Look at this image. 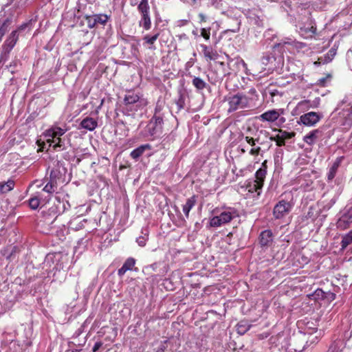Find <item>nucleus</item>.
<instances>
[{
	"label": "nucleus",
	"instance_id": "f257e3e1",
	"mask_svg": "<svg viewBox=\"0 0 352 352\" xmlns=\"http://www.w3.org/2000/svg\"><path fill=\"white\" fill-rule=\"evenodd\" d=\"M215 216L210 219V226L213 228L221 227L230 223L232 219L239 216L238 210L232 207H226L220 210H214Z\"/></svg>",
	"mask_w": 352,
	"mask_h": 352
},
{
	"label": "nucleus",
	"instance_id": "f03ea898",
	"mask_svg": "<svg viewBox=\"0 0 352 352\" xmlns=\"http://www.w3.org/2000/svg\"><path fill=\"white\" fill-rule=\"evenodd\" d=\"M148 100L142 94L133 91H126L124 98L126 109L130 111H142L148 105Z\"/></svg>",
	"mask_w": 352,
	"mask_h": 352
},
{
	"label": "nucleus",
	"instance_id": "7ed1b4c3",
	"mask_svg": "<svg viewBox=\"0 0 352 352\" xmlns=\"http://www.w3.org/2000/svg\"><path fill=\"white\" fill-rule=\"evenodd\" d=\"M164 119L162 117L153 116L147 125L140 132V135L148 140L160 137L163 131Z\"/></svg>",
	"mask_w": 352,
	"mask_h": 352
},
{
	"label": "nucleus",
	"instance_id": "20e7f679",
	"mask_svg": "<svg viewBox=\"0 0 352 352\" xmlns=\"http://www.w3.org/2000/svg\"><path fill=\"white\" fill-rule=\"evenodd\" d=\"M226 101L228 102L229 105L228 111L231 113L238 109L249 107L251 100L246 95L237 93L228 96L226 98Z\"/></svg>",
	"mask_w": 352,
	"mask_h": 352
},
{
	"label": "nucleus",
	"instance_id": "39448f33",
	"mask_svg": "<svg viewBox=\"0 0 352 352\" xmlns=\"http://www.w3.org/2000/svg\"><path fill=\"white\" fill-rule=\"evenodd\" d=\"M284 113L283 109H270L261 114L258 119L261 122H276L277 126H280L286 121V119L282 116Z\"/></svg>",
	"mask_w": 352,
	"mask_h": 352
},
{
	"label": "nucleus",
	"instance_id": "423d86ee",
	"mask_svg": "<svg viewBox=\"0 0 352 352\" xmlns=\"http://www.w3.org/2000/svg\"><path fill=\"white\" fill-rule=\"evenodd\" d=\"M294 203L291 201L281 199L274 206L273 216L276 219H280L286 217L292 210Z\"/></svg>",
	"mask_w": 352,
	"mask_h": 352
},
{
	"label": "nucleus",
	"instance_id": "0eeeda50",
	"mask_svg": "<svg viewBox=\"0 0 352 352\" xmlns=\"http://www.w3.org/2000/svg\"><path fill=\"white\" fill-rule=\"evenodd\" d=\"M18 38L19 35L17 34V31H12L2 46V50L0 54V62L7 60L10 51L16 45Z\"/></svg>",
	"mask_w": 352,
	"mask_h": 352
},
{
	"label": "nucleus",
	"instance_id": "6e6552de",
	"mask_svg": "<svg viewBox=\"0 0 352 352\" xmlns=\"http://www.w3.org/2000/svg\"><path fill=\"white\" fill-rule=\"evenodd\" d=\"M323 118V114L321 112L309 111L304 113L299 118L300 124L307 126H314Z\"/></svg>",
	"mask_w": 352,
	"mask_h": 352
},
{
	"label": "nucleus",
	"instance_id": "1a4fd4ad",
	"mask_svg": "<svg viewBox=\"0 0 352 352\" xmlns=\"http://www.w3.org/2000/svg\"><path fill=\"white\" fill-rule=\"evenodd\" d=\"M68 131V128L66 124H63L62 126H59L57 124L52 125L49 129L45 132V136L48 139H56L60 138Z\"/></svg>",
	"mask_w": 352,
	"mask_h": 352
},
{
	"label": "nucleus",
	"instance_id": "9d476101",
	"mask_svg": "<svg viewBox=\"0 0 352 352\" xmlns=\"http://www.w3.org/2000/svg\"><path fill=\"white\" fill-rule=\"evenodd\" d=\"M273 239V234L271 230H263L259 236V243L261 247L268 248L272 244Z\"/></svg>",
	"mask_w": 352,
	"mask_h": 352
},
{
	"label": "nucleus",
	"instance_id": "9b49d317",
	"mask_svg": "<svg viewBox=\"0 0 352 352\" xmlns=\"http://www.w3.org/2000/svg\"><path fill=\"white\" fill-rule=\"evenodd\" d=\"M337 53V49L335 47H332L327 54L320 56L318 60L314 63L315 65H324L330 63Z\"/></svg>",
	"mask_w": 352,
	"mask_h": 352
},
{
	"label": "nucleus",
	"instance_id": "f8f14e48",
	"mask_svg": "<svg viewBox=\"0 0 352 352\" xmlns=\"http://www.w3.org/2000/svg\"><path fill=\"white\" fill-rule=\"evenodd\" d=\"M261 135H263L265 137H267L268 135H269V133L267 131L261 130V131H258V133L257 134L255 135V136H256L255 138H253V137H251V136H248V135L244 136L243 135L242 136L243 137V138L245 139L246 142L250 146H255V144H256V143H258V144H263V141H262L261 139Z\"/></svg>",
	"mask_w": 352,
	"mask_h": 352
},
{
	"label": "nucleus",
	"instance_id": "ddd939ff",
	"mask_svg": "<svg viewBox=\"0 0 352 352\" xmlns=\"http://www.w3.org/2000/svg\"><path fill=\"white\" fill-rule=\"evenodd\" d=\"M322 135L320 129H314L304 136L303 140L309 145H313L316 140Z\"/></svg>",
	"mask_w": 352,
	"mask_h": 352
},
{
	"label": "nucleus",
	"instance_id": "4468645a",
	"mask_svg": "<svg viewBox=\"0 0 352 352\" xmlns=\"http://www.w3.org/2000/svg\"><path fill=\"white\" fill-rule=\"evenodd\" d=\"M352 223V213H346L342 215L337 222V226L341 230L348 228Z\"/></svg>",
	"mask_w": 352,
	"mask_h": 352
},
{
	"label": "nucleus",
	"instance_id": "2eb2a0df",
	"mask_svg": "<svg viewBox=\"0 0 352 352\" xmlns=\"http://www.w3.org/2000/svg\"><path fill=\"white\" fill-rule=\"evenodd\" d=\"M341 116L343 118L342 125L345 128L352 126V106L350 108L344 109L341 112Z\"/></svg>",
	"mask_w": 352,
	"mask_h": 352
},
{
	"label": "nucleus",
	"instance_id": "dca6fc26",
	"mask_svg": "<svg viewBox=\"0 0 352 352\" xmlns=\"http://www.w3.org/2000/svg\"><path fill=\"white\" fill-rule=\"evenodd\" d=\"M200 47L202 50L204 56L207 60H214L217 58L218 54L216 51H214L211 47L204 44L200 45Z\"/></svg>",
	"mask_w": 352,
	"mask_h": 352
},
{
	"label": "nucleus",
	"instance_id": "f3484780",
	"mask_svg": "<svg viewBox=\"0 0 352 352\" xmlns=\"http://www.w3.org/2000/svg\"><path fill=\"white\" fill-rule=\"evenodd\" d=\"M316 31V28L311 23L306 27L305 25L298 27L299 34L304 38L311 37Z\"/></svg>",
	"mask_w": 352,
	"mask_h": 352
},
{
	"label": "nucleus",
	"instance_id": "a211bd4d",
	"mask_svg": "<svg viewBox=\"0 0 352 352\" xmlns=\"http://www.w3.org/2000/svg\"><path fill=\"white\" fill-rule=\"evenodd\" d=\"M319 105V100H314L313 102H311L310 100H302L298 103L296 108L297 109L304 111H307L310 108H315L317 107Z\"/></svg>",
	"mask_w": 352,
	"mask_h": 352
},
{
	"label": "nucleus",
	"instance_id": "6ab92c4d",
	"mask_svg": "<svg viewBox=\"0 0 352 352\" xmlns=\"http://www.w3.org/2000/svg\"><path fill=\"white\" fill-rule=\"evenodd\" d=\"M267 173V161L265 160L262 164L261 167L258 169L255 173V179L254 180H257L258 182L263 185L264 179L265 178V175Z\"/></svg>",
	"mask_w": 352,
	"mask_h": 352
},
{
	"label": "nucleus",
	"instance_id": "aec40b11",
	"mask_svg": "<svg viewBox=\"0 0 352 352\" xmlns=\"http://www.w3.org/2000/svg\"><path fill=\"white\" fill-rule=\"evenodd\" d=\"M98 126L97 121L89 117L84 118L80 122V126L90 131H94Z\"/></svg>",
	"mask_w": 352,
	"mask_h": 352
},
{
	"label": "nucleus",
	"instance_id": "412c9836",
	"mask_svg": "<svg viewBox=\"0 0 352 352\" xmlns=\"http://www.w3.org/2000/svg\"><path fill=\"white\" fill-rule=\"evenodd\" d=\"M135 264V260L133 258H128L122 266L118 270V274L122 276L128 270H131Z\"/></svg>",
	"mask_w": 352,
	"mask_h": 352
},
{
	"label": "nucleus",
	"instance_id": "4be33fe9",
	"mask_svg": "<svg viewBox=\"0 0 352 352\" xmlns=\"http://www.w3.org/2000/svg\"><path fill=\"white\" fill-rule=\"evenodd\" d=\"M151 148V146L149 144H142L133 150L130 153V156L134 160H138L143 155L146 150H150Z\"/></svg>",
	"mask_w": 352,
	"mask_h": 352
},
{
	"label": "nucleus",
	"instance_id": "5701e85b",
	"mask_svg": "<svg viewBox=\"0 0 352 352\" xmlns=\"http://www.w3.org/2000/svg\"><path fill=\"white\" fill-rule=\"evenodd\" d=\"M246 189L249 192L254 193V192H258L259 195V190H261L263 185L258 182L257 180H250L246 184Z\"/></svg>",
	"mask_w": 352,
	"mask_h": 352
},
{
	"label": "nucleus",
	"instance_id": "b1692460",
	"mask_svg": "<svg viewBox=\"0 0 352 352\" xmlns=\"http://www.w3.org/2000/svg\"><path fill=\"white\" fill-rule=\"evenodd\" d=\"M15 182L14 179H9L7 182H0V194H6L14 189Z\"/></svg>",
	"mask_w": 352,
	"mask_h": 352
},
{
	"label": "nucleus",
	"instance_id": "393cba45",
	"mask_svg": "<svg viewBox=\"0 0 352 352\" xmlns=\"http://www.w3.org/2000/svg\"><path fill=\"white\" fill-rule=\"evenodd\" d=\"M47 142L52 145V144H54L53 147L54 149L56 151H63L65 149V142L64 139H62L61 138H58L56 139H47Z\"/></svg>",
	"mask_w": 352,
	"mask_h": 352
},
{
	"label": "nucleus",
	"instance_id": "a878e982",
	"mask_svg": "<svg viewBox=\"0 0 352 352\" xmlns=\"http://www.w3.org/2000/svg\"><path fill=\"white\" fill-rule=\"evenodd\" d=\"M191 77L192 78V84L198 91H202L207 87L208 84L201 78L195 76H191Z\"/></svg>",
	"mask_w": 352,
	"mask_h": 352
},
{
	"label": "nucleus",
	"instance_id": "bb28decb",
	"mask_svg": "<svg viewBox=\"0 0 352 352\" xmlns=\"http://www.w3.org/2000/svg\"><path fill=\"white\" fill-rule=\"evenodd\" d=\"M196 200L195 197H191L186 200V204L183 206V212L186 218L189 217L190 210L195 206Z\"/></svg>",
	"mask_w": 352,
	"mask_h": 352
},
{
	"label": "nucleus",
	"instance_id": "cd10ccee",
	"mask_svg": "<svg viewBox=\"0 0 352 352\" xmlns=\"http://www.w3.org/2000/svg\"><path fill=\"white\" fill-rule=\"evenodd\" d=\"M139 24L140 26H142L146 30L151 29V21L149 13L141 14V19L139 22Z\"/></svg>",
	"mask_w": 352,
	"mask_h": 352
},
{
	"label": "nucleus",
	"instance_id": "c85d7f7f",
	"mask_svg": "<svg viewBox=\"0 0 352 352\" xmlns=\"http://www.w3.org/2000/svg\"><path fill=\"white\" fill-rule=\"evenodd\" d=\"M252 325L250 324L247 321H240L236 326V332L239 335H244L248 331L250 330Z\"/></svg>",
	"mask_w": 352,
	"mask_h": 352
},
{
	"label": "nucleus",
	"instance_id": "c756f323",
	"mask_svg": "<svg viewBox=\"0 0 352 352\" xmlns=\"http://www.w3.org/2000/svg\"><path fill=\"white\" fill-rule=\"evenodd\" d=\"M159 36H160V34H159V32H157L153 36L147 34L144 36L143 40L144 41V42L150 45V46L148 47V49H150V50L155 49V47L153 45V44L156 41V40L158 38Z\"/></svg>",
	"mask_w": 352,
	"mask_h": 352
},
{
	"label": "nucleus",
	"instance_id": "7c9ffc66",
	"mask_svg": "<svg viewBox=\"0 0 352 352\" xmlns=\"http://www.w3.org/2000/svg\"><path fill=\"white\" fill-rule=\"evenodd\" d=\"M340 166V162L338 160L333 162L331 166L329 168V171L327 173V179L328 181H331L335 177L336 173L338 171V167Z\"/></svg>",
	"mask_w": 352,
	"mask_h": 352
},
{
	"label": "nucleus",
	"instance_id": "2f4dec72",
	"mask_svg": "<svg viewBox=\"0 0 352 352\" xmlns=\"http://www.w3.org/2000/svg\"><path fill=\"white\" fill-rule=\"evenodd\" d=\"M352 243V230L344 235L341 241L342 250H344L348 245Z\"/></svg>",
	"mask_w": 352,
	"mask_h": 352
},
{
	"label": "nucleus",
	"instance_id": "473e14b6",
	"mask_svg": "<svg viewBox=\"0 0 352 352\" xmlns=\"http://www.w3.org/2000/svg\"><path fill=\"white\" fill-rule=\"evenodd\" d=\"M57 189V182L55 181H51L49 180V182L46 184L45 187L43 188V190L52 194L55 192V190Z\"/></svg>",
	"mask_w": 352,
	"mask_h": 352
},
{
	"label": "nucleus",
	"instance_id": "72a5a7b5",
	"mask_svg": "<svg viewBox=\"0 0 352 352\" xmlns=\"http://www.w3.org/2000/svg\"><path fill=\"white\" fill-rule=\"evenodd\" d=\"M142 233L144 234L136 239V242L140 247H144L148 240V232L146 229L142 230Z\"/></svg>",
	"mask_w": 352,
	"mask_h": 352
},
{
	"label": "nucleus",
	"instance_id": "f704fd0d",
	"mask_svg": "<svg viewBox=\"0 0 352 352\" xmlns=\"http://www.w3.org/2000/svg\"><path fill=\"white\" fill-rule=\"evenodd\" d=\"M13 23L12 18H7L0 27V31L5 34L8 30L11 25Z\"/></svg>",
	"mask_w": 352,
	"mask_h": 352
},
{
	"label": "nucleus",
	"instance_id": "c9c22d12",
	"mask_svg": "<svg viewBox=\"0 0 352 352\" xmlns=\"http://www.w3.org/2000/svg\"><path fill=\"white\" fill-rule=\"evenodd\" d=\"M94 16L95 18L96 24L99 23L102 25H104L109 18V16L104 14H94Z\"/></svg>",
	"mask_w": 352,
	"mask_h": 352
},
{
	"label": "nucleus",
	"instance_id": "e433bc0d",
	"mask_svg": "<svg viewBox=\"0 0 352 352\" xmlns=\"http://www.w3.org/2000/svg\"><path fill=\"white\" fill-rule=\"evenodd\" d=\"M40 205V199L38 196H34L29 199V206L32 210H36Z\"/></svg>",
	"mask_w": 352,
	"mask_h": 352
},
{
	"label": "nucleus",
	"instance_id": "4c0bfd02",
	"mask_svg": "<svg viewBox=\"0 0 352 352\" xmlns=\"http://www.w3.org/2000/svg\"><path fill=\"white\" fill-rule=\"evenodd\" d=\"M218 64L223 68V74L221 76H217L214 78V81L212 82L213 84H214L217 81H220L223 80V78L227 75H229L230 72L229 71H226L224 68L225 63L223 62H218Z\"/></svg>",
	"mask_w": 352,
	"mask_h": 352
},
{
	"label": "nucleus",
	"instance_id": "58836bf2",
	"mask_svg": "<svg viewBox=\"0 0 352 352\" xmlns=\"http://www.w3.org/2000/svg\"><path fill=\"white\" fill-rule=\"evenodd\" d=\"M61 177V173L60 170L54 168L51 170L50 175V180L55 181L57 182V180L59 179Z\"/></svg>",
	"mask_w": 352,
	"mask_h": 352
},
{
	"label": "nucleus",
	"instance_id": "ea45409f",
	"mask_svg": "<svg viewBox=\"0 0 352 352\" xmlns=\"http://www.w3.org/2000/svg\"><path fill=\"white\" fill-rule=\"evenodd\" d=\"M185 96L184 94L180 93L178 99L176 101V105L179 111L183 109L185 107Z\"/></svg>",
	"mask_w": 352,
	"mask_h": 352
},
{
	"label": "nucleus",
	"instance_id": "a19ab883",
	"mask_svg": "<svg viewBox=\"0 0 352 352\" xmlns=\"http://www.w3.org/2000/svg\"><path fill=\"white\" fill-rule=\"evenodd\" d=\"M283 44L294 45L296 47L302 49L305 47V44L301 42H296L292 41L291 38H286L283 41Z\"/></svg>",
	"mask_w": 352,
	"mask_h": 352
},
{
	"label": "nucleus",
	"instance_id": "79ce46f5",
	"mask_svg": "<svg viewBox=\"0 0 352 352\" xmlns=\"http://www.w3.org/2000/svg\"><path fill=\"white\" fill-rule=\"evenodd\" d=\"M210 28H201L200 36H202L206 41H209L210 38Z\"/></svg>",
	"mask_w": 352,
	"mask_h": 352
},
{
	"label": "nucleus",
	"instance_id": "37998d69",
	"mask_svg": "<svg viewBox=\"0 0 352 352\" xmlns=\"http://www.w3.org/2000/svg\"><path fill=\"white\" fill-rule=\"evenodd\" d=\"M30 24V22L23 23L14 31H17V34L19 36L20 34L24 33L26 31V30H30V28H29Z\"/></svg>",
	"mask_w": 352,
	"mask_h": 352
},
{
	"label": "nucleus",
	"instance_id": "c03bdc74",
	"mask_svg": "<svg viewBox=\"0 0 352 352\" xmlns=\"http://www.w3.org/2000/svg\"><path fill=\"white\" fill-rule=\"evenodd\" d=\"M85 19L87 21V24L89 28H94L96 25V22L94 15L92 16H86Z\"/></svg>",
	"mask_w": 352,
	"mask_h": 352
},
{
	"label": "nucleus",
	"instance_id": "a18cd8bd",
	"mask_svg": "<svg viewBox=\"0 0 352 352\" xmlns=\"http://www.w3.org/2000/svg\"><path fill=\"white\" fill-rule=\"evenodd\" d=\"M274 59L275 58H274V56H272L270 54H264L263 56L262 57L261 62H262L263 65H267Z\"/></svg>",
	"mask_w": 352,
	"mask_h": 352
},
{
	"label": "nucleus",
	"instance_id": "49530a36",
	"mask_svg": "<svg viewBox=\"0 0 352 352\" xmlns=\"http://www.w3.org/2000/svg\"><path fill=\"white\" fill-rule=\"evenodd\" d=\"M138 11L141 14L150 13V7L148 4H140L138 6Z\"/></svg>",
	"mask_w": 352,
	"mask_h": 352
},
{
	"label": "nucleus",
	"instance_id": "de8ad7c7",
	"mask_svg": "<svg viewBox=\"0 0 352 352\" xmlns=\"http://www.w3.org/2000/svg\"><path fill=\"white\" fill-rule=\"evenodd\" d=\"M251 146L252 148L249 151V154L252 156H258L261 151V148L259 146H256V144L255 146Z\"/></svg>",
	"mask_w": 352,
	"mask_h": 352
},
{
	"label": "nucleus",
	"instance_id": "09e8293b",
	"mask_svg": "<svg viewBox=\"0 0 352 352\" xmlns=\"http://www.w3.org/2000/svg\"><path fill=\"white\" fill-rule=\"evenodd\" d=\"M270 140H274L278 146L285 145V137H280V135H277L274 138H270Z\"/></svg>",
	"mask_w": 352,
	"mask_h": 352
},
{
	"label": "nucleus",
	"instance_id": "8fccbe9b",
	"mask_svg": "<svg viewBox=\"0 0 352 352\" xmlns=\"http://www.w3.org/2000/svg\"><path fill=\"white\" fill-rule=\"evenodd\" d=\"M208 6H213L215 8H219L222 6V1L221 0H207Z\"/></svg>",
	"mask_w": 352,
	"mask_h": 352
},
{
	"label": "nucleus",
	"instance_id": "3c124183",
	"mask_svg": "<svg viewBox=\"0 0 352 352\" xmlns=\"http://www.w3.org/2000/svg\"><path fill=\"white\" fill-rule=\"evenodd\" d=\"M56 199L58 202V204L56 206V209H57V212L58 214H60V213H62V212H63L65 211V204L63 202L60 201V199L59 197H56Z\"/></svg>",
	"mask_w": 352,
	"mask_h": 352
},
{
	"label": "nucleus",
	"instance_id": "603ef678",
	"mask_svg": "<svg viewBox=\"0 0 352 352\" xmlns=\"http://www.w3.org/2000/svg\"><path fill=\"white\" fill-rule=\"evenodd\" d=\"M162 107L160 104H157L155 106V108L153 116L162 117V118L164 119V115L162 112Z\"/></svg>",
	"mask_w": 352,
	"mask_h": 352
},
{
	"label": "nucleus",
	"instance_id": "864d4df0",
	"mask_svg": "<svg viewBox=\"0 0 352 352\" xmlns=\"http://www.w3.org/2000/svg\"><path fill=\"white\" fill-rule=\"evenodd\" d=\"M102 345V343L101 342H96L93 346L92 351L96 352L97 351L99 350Z\"/></svg>",
	"mask_w": 352,
	"mask_h": 352
},
{
	"label": "nucleus",
	"instance_id": "5fc2aeb1",
	"mask_svg": "<svg viewBox=\"0 0 352 352\" xmlns=\"http://www.w3.org/2000/svg\"><path fill=\"white\" fill-rule=\"evenodd\" d=\"M198 17L199 19V23L206 22L208 19L207 16L204 13L201 12L198 14Z\"/></svg>",
	"mask_w": 352,
	"mask_h": 352
},
{
	"label": "nucleus",
	"instance_id": "6e6d98bb",
	"mask_svg": "<svg viewBox=\"0 0 352 352\" xmlns=\"http://www.w3.org/2000/svg\"><path fill=\"white\" fill-rule=\"evenodd\" d=\"M201 0H187V2L191 6H197L201 3Z\"/></svg>",
	"mask_w": 352,
	"mask_h": 352
},
{
	"label": "nucleus",
	"instance_id": "4d7b16f0",
	"mask_svg": "<svg viewBox=\"0 0 352 352\" xmlns=\"http://www.w3.org/2000/svg\"><path fill=\"white\" fill-rule=\"evenodd\" d=\"M280 133H281V135H280V137H285V140L288 138V133L287 132H286V131H280Z\"/></svg>",
	"mask_w": 352,
	"mask_h": 352
},
{
	"label": "nucleus",
	"instance_id": "13d9d810",
	"mask_svg": "<svg viewBox=\"0 0 352 352\" xmlns=\"http://www.w3.org/2000/svg\"><path fill=\"white\" fill-rule=\"evenodd\" d=\"M179 39H187L188 36L186 34H182L179 36Z\"/></svg>",
	"mask_w": 352,
	"mask_h": 352
},
{
	"label": "nucleus",
	"instance_id": "bf43d9fd",
	"mask_svg": "<svg viewBox=\"0 0 352 352\" xmlns=\"http://www.w3.org/2000/svg\"><path fill=\"white\" fill-rule=\"evenodd\" d=\"M325 80H326V78H322L318 80V82H320V85H324Z\"/></svg>",
	"mask_w": 352,
	"mask_h": 352
},
{
	"label": "nucleus",
	"instance_id": "052dcab7",
	"mask_svg": "<svg viewBox=\"0 0 352 352\" xmlns=\"http://www.w3.org/2000/svg\"><path fill=\"white\" fill-rule=\"evenodd\" d=\"M228 60V66L230 67L231 62L232 61V59L228 56H226Z\"/></svg>",
	"mask_w": 352,
	"mask_h": 352
},
{
	"label": "nucleus",
	"instance_id": "680f3d73",
	"mask_svg": "<svg viewBox=\"0 0 352 352\" xmlns=\"http://www.w3.org/2000/svg\"><path fill=\"white\" fill-rule=\"evenodd\" d=\"M140 4H148V0H141Z\"/></svg>",
	"mask_w": 352,
	"mask_h": 352
},
{
	"label": "nucleus",
	"instance_id": "e2e57ef3",
	"mask_svg": "<svg viewBox=\"0 0 352 352\" xmlns=\"http://www.w3.org/2000/svg\"><path fill=\"white\" fill-rule=\"evenodd\" d=\"M192 34H193L195 36H198V34H197V31H196V30H193V31L192 32Z\"/></svg>",
	"mask_w": 352,
	"mask_h": 352
},
{
	"label": "nucleus",
	"instance_id": "0e129e2a",
	"mask_svg": "<svg viewBox=\"0 0 352 352\" xmlns=\"http://www.w3.org/2000/svg\"><path fill=\"white\" fill-rule=\"evenodd\" d=\"M192 63H191V62H190V61H188V62L186 63V66H187V67H191V66H192Z\"/></svg>",
	"mask_w": 352,
	"mask_h": 352
},
{
	"label": "nucleus",
	"instance_id": "69168bd1",
	"mask_svg": "<svg viewBox=\"0 0 352 352\" xmlns=\"http://www.w3.org/2000/svg\"><path fill=\"white\" fill-rule=\"evenodd\" d=\"M80 349H74L71 352H80Z\"/></svg>",
	"mask_w": 352,
	"mask_h": 352
},
{
	"label": "nucleus",
	"instance_id": "338daca9",
	"mask_svg": "<svg viewBox=\"0 0 352 352\" xmlns=\"http://www.w3.org/2000/svg\"><path fill=\"white\" fill-rule=\"evenodd\" d=\"M250 92L252 94H254V93H256V90L254 89H250Z\"/></svg>",
	"mask_w": 352,
	"mask_h": 352
},
{
	"label": "nucleus",
	"instance_id": "774afa93",
	"mask_svg": "<svg viewBox=\"0 0 352 352\" xmlns=\"http://www.w3.org/2000/svg\"><path fill=\"white\" fill-rule=\"evenodd\" d=\"M246 152L245 148H241V153H245Z\"/></svg>",
	"mask_w": 352,
	"mask_h": 352
}]
</instances>
